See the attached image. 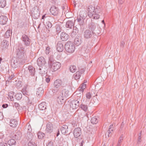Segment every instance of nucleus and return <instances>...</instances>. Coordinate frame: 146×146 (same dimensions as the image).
<instances>
[{
    "instance_id": "nucleus-6",
    "label": "nucleus",
    "mask_w": 146,
    "mask_h": 146,
    "mask_svg": "<svg viewBox=\"0 0 146 146\" xmlns=\"http://www.w3.org/2000/svg\"><path fill=\"white\" fill-rule=\"evenodd\" d=\"M50 11L51 13L54 16H57L59 14L60 10L58 8L53 5L50 8Z\"/></svg>"
},
{
    "instance_id": "nucleus-3",
    "label": "nucleus",
    "mask_w": 146,
    "mask_h": 146,
    "mask_svg": "<svg viewBox=\"0 0 146 146\" xmlns=\"http://www.w3.org/2000/svg\"><path fill=\"white\" fill-rule=\"evenodd\" d=\"M64 48L66 51L70 53L74 52L75 49V46L71 41H68L65 44Z\"/></svg>"
},
{
    "instance_id": "nucleus-12",
    "label": "nucleus",
    "mask_w": 146,
    "mask_h": 146,
    "mask_svg": "<svg viewBox=\"0 0 146 146\" xmlns=\"http://www.w3.org/2000/svg\"><path fill=\"white\" fill-rule=\"evenodd\" d=\"M73 133L75 137L78 138L82 133L81 128L79 127L75 128L73 131Z\"/></svg>"
},
{
    "instance_id": "nucleus-11",
    "label": "nucleus",
    "mask_w": 146,
    "mask_h": 146,
    "mask_svg": "<svg viewBox=\"0 0 146 146\" xmlns=\"http://www.w3.org/2000/svg\"><path fill=\"white\" fill-rule=\"evenodd\" d=\"M75 20L73 19L71 20L67 21L66 24V27L67 28V30H68L69 29H72L74 25V23Z\"/></svg>"
},
{
    "instance_id": "nucleus-19",
    "label": "nucleus",
    "mask_w": 146,
    "mask_h": 146,
    "mask_svg": "<svg viewBox=\"0 0 146 146\" xmlns=\"http://www.w3.org/2000/svg\"><path fill=\"white\" fill-rule=\"evenodd\" d=\"M65 97L60 95L58 96L57 99V101L60 104H62L64 103L65 102Z\"/></svg>"
},
{
    "instance_id": "nucleus-23",
    "label": "nucleus",
    "mask_w": 146,
    "mask_h": 146,
    "mask_svg": "<svg viewBox=\"0 0 146 146\" xmlns=\"http://www.w3.org/2000/svg\"><path fill=\"white\" fill-rule=\"evenodd\" d=\"M46 102H43L38 105V108L40 110L44 111L46 109Z\"/></svg>"
},
{
    "instance_id": "nucleus-15",
    "label": "nucleus",
    "mask_w": 146,
    "mask_h": 146,
    "mask_svg": "<svg viewBox=\"0 0 146 146\" xmlns=\"http://www.w3.org/2000/svg\"><path fill=\"white\" fill-rule=\"evenodd\" d=\"M53 130V126L52 124L49 122L46 124V131L47 133H51L52 132Z\"/></svg>"
},
{
    "instance_id": "nucleus-64",
    "label": "nucleus",
    "mask_w": 146,
    "mask_h": 146,
    "mask_svg": "<svg viewBox=\"0 0 146 146\" xmlns=\"http://www.w3.org/2000/svg\"><path fill=\"white\" fill-rule=\"evenodd\" d=\"M118 3L120 4H122L123 3V0H118Z\"/></svg>"
},
{
    "instance_id": "nucleus-5",
    "label": "nucleus",
    "mask_w": 146,
    "mask_h": 146,
    "mask_svg": "<svg viewBox=\"0 0 146 146\" xmlns=\"http://www.w3.org/2000/svg\"><path fill=\"white\" fill-rule=\"evenodd\" d=\"M21 39L25 45L26 46H30L31 41L27 35L25 34L23 35Z\"/></svg>"
},
{
    "instance_id": "nucleus-60",
    "label": "nucleus",
    "mask_w": 146,
    "mask_h": 146,
    "mask_svg": "<svg viewBox=\"0 0 146 146\" xmlns=\"http://www.w3.org/2000/svg\"><path fill=\"white\" fill-rule=\"evenodd\" d=\"M0 146H7V144L6 143H0Z\"/></svg>"
},
{
    "instance_id": "nucleus-38",
    "label": "nucleus",
    "mask_w": 146,
    "mask_h": 146,
    "mask_svg": "<svg viewBox=\"0 0 146 146\" xmlns=\"http://www.w3.org/2000/svg\"><path fill=\"white\" fill-rule=\"evenodd\" d=\"M22 97V93H18L15 96V99L18 100H21Z\"/></svg>"
},
{
    "instance_id": "nucleus-45",
    "label": "nucleus",
    "mask_w": 146,
    "mask_h": 146,
    "mask_svg": "<svg viewBox=\"0 0 146 146\" xmlns=\"http://www.w3.org/2000/svg\"><path fill=\"white\" fill-rule=\"evenodd\" d=\"M86 87V84H84L82 86L81 88H79L78 89L79 91H80V92H83L85 88Z\"/></svg>"
},
{
    "instance_id": "nucleus-24",
    "label": "nucleus",
    "mask_w": 146,
    "mask_h": 146,
    "mask_svg": "<svg viewBox=\"0 0 146 146\" xmlns=\"http://www.w3.org/2000/svg\"><path fill=\"white\" fill-rule=\"evenodd\" d=\"M74 42L75 44L77 46L80 45L82 42L81 38L79 36L76 37L74 40Z\"/></svg>"
},
{
    "instance_id": "nucleus-48",
    "label": "nucleus",
    "mask_w": 146,
    "mask_h": 146,
    "mask_svg": "<svg viewBox=\"0 0 146 146\" xmlns=\"http://www.w3.org/2000/svg\"><path fill=\"white\" fill-rule=\"evenodd\" d=\"M91 96V95L90 92H88L86 94V97L88 99H90Z\"/></svg>"
},
{
    "instance_id": "nucleus-40",
    "label": "nucleus",
    "mask_w": 146,
    "mask_h": 146,
    "mask_svg": "<svg viewBox=\"0 0 146 146\" xmlns=\"http://www.w3.org/2000/svg\"><path fill=\"white\" fill-rule=\"evenodd\" d=\"M8 143L9 145H15L16 142L15 139H11L8 141Z\"/></svg>"
},
{
    "instance_id": "nucleus-20",
    "label": "nucleus",
    "mask_w": 146,
    "mask_h": 146,
    "mask_svg": "<svg viewBox=\"0 0 146 146\" xmlns=\"http://www.w3.org/2000/svg\"><path fill=\"white\" fill-rule=\"evenodd\" d=\"M60 130L62 134H65L68 132V126L66 125H63L60 128Z\"/></svg>"
},
{
    "instance_id": "nucleus-58",
    "label": "nucleus",
    "mask_w": 146,
    "mask_h": 146,
    "mask_svg": "<svg viewBox=\"0 0 146 146\" xmlns=\"http://www.w3.org/2000/svg\"><path fill=\"white\" fill-rule=\"evenodd\" d=\"M24 23L23 22L21 21L20 24L19 26L21 27H23L24 26Z\"/></svg>"
},
{
    "instance_id": "nucleus-31",
    "label": "nucleus",
    "mask_w": 146,
    "mask_h": 146,
    "mask_svg": "<svg viewBox=\"0 0 146 146\" xmlns=\"http://www.w3.org/2000/svg\"><path fill=\"white\" fill-rule=\"evenodd\" d=\"M80 107L81 109L85 112H87L88 110V106L87 105L82 103L80 106Z\"/></svg>"
},
{
    "instance_id": "nucleus-54",
    "label": "nucleus",
    "mask_w": 146,
    "mask_h": 146,
    "mask_svg": "<svg viewBox=\"0 0 146 146\" xmlns=\"http://www.w3.org/2000/svg\"><path fill=\"white\" fill-rule=\"evenodd\" d=\"M123 134H121L119 137V139L118 140V141L119 142L121 143L123 140Z\"/></svg>"
},
{
    "instance_id": "nucleus-55",
    "label": "nucleus",
    "mask_w": 146,
    "mask_h": 146,
    "mask_svg": "<svg viewBox=\"0 0 146 146\" xmlns=\"http://www.w3.org/2000/svg\"><path fill=\"white\" fill-rule=\"evenodd\" d=\"M50 51V48L49 47H47L46 48L45 53L47 54H49Z\"/></svg>"
},
{
    "instance_id": "nucleus-7",
    "label": "nucleus",
    "mask_w": 146,
    "mask_h": 146,
    "mask_svg": "<svg viewBox=\"0 0 146 146\" xmlns=\"http://www.w3.org/2000/svg\"><path fill=\"white\" fill-rule=\"evenodd\" d=\"M94 34V32L92 31L89 29H86L83 33V36L86 39L91 38Z\"/></svg>"
},
{
    "instance_id": "nucleus-14",
    "label": "nucleus",
    "mask_w": 146,
    "mask_h": 146,
    "mask_svg": "<svg viewBox=\"0 0 146 146\" xmlns=\"http://www.w3.org/2000/svg\"><path fill=\"white\" fill-rule=\"evenodd\" d=\"M62 80L60 79H58L54 81V85L55 88H59L62 86Z\"/></svg>"
},
{
    "instance_id": "nucleus-32",
    "label": "nucleus",
    "mask_w": 146,
    "mask_h": 146,
    "mask_svg": "<svg viewBox=\"0 0 146 146\" xmlns=\"http://www.w3.org/2000/svg\"><path fill=\"white\" fill-rule=\"evenodd\" d=\"M83 98V97L80 93L78 94L75 97L76 100H75L78 101L80 102V101H82Z\"/></svg>"
},
{
    "instance_id": "nucleus-17",
    "label": "nucleus",
    "mask_w": 146,
    "mask_h": 146,
    "mask_svg": "<svg viewBox=\"0 0 146 146\" xmlns=\"http://www.w3.org/2000/svg\"><path fill=\"white\" fill-rule=\"evenodd\" d=\"M37 64L38 66L41 67L42 66L44 65L45 63L44 58L43 57H40L38 58L37 60Z\"/></svg>"
},
{
    "instance_id": "nucleus-27",
    "label": "nucleus",
    "mask_w": 146,
    "mask_h": 146,
    "mask_svg": "<svg viewBox=\"0 0 146 146\" xmlns=\"http://www.w3.org/2000/svg\"><path fill=\"white\" fill-rule=\"evenodd\" d=\"M43 89L41 87H40L37 89L36 94L38 96L41 95L43 93Z\"/></svg>"
},
{
    "instance_id": "nucleus-37",
    "label": "nucleus",
    "mask_w": 146,
    "mask_h": 146,
    "mask_svg": "<svg viewBox=\"0 0 146 146\" xmlns=\"http://www.w3.org/2000/svg\"><path fill=\"white\" fill-rule=\"evenodd\" d=\"M1 45L3 46V48H6L9 45L8 42L7 40H4L2 42Z\"/></svg>"
},
{
    "instance_id": "nucleus-52",
    "label": "nucleus",
    "mask_w": 146,
    "mask_h": 146,
    "mask_svg": "<svg viewBox=\"0 0 146 146\" xmlns=\"http://www.w3.org/2000/svg\"><path fill=\"white\" fill-rule=\"evenodd\" d=\"M13 106L17 108H19V107L20 106V105L17 102H14L13 104Z\"/></svg>"
},
{
    "instance_id": "nucleus-63",
    "label": "nucleus",
    "mask_w": 146,
    "mask_h": 146,
    "mask_svg": "<svg viewBox=\"0 0 146 146\" xmlns=\"http://www.w3.org/2000/svg\"><path fill=\"white\" fill-rule=\"evenodd\" d=\"M27 99H28V101L27 102V104H31V103H32V101L31 100H30L29 99V98L27 97Z\"/></svg>"
},
{
    "instance_id": "nucleus-22",
    "label": "nucleus",
    "mask_w": 146,
    "mask_h": 146,
    "mask_svg": "<svg viewBox=\"0 0 146 146\" xmlns=\"http://www.w3.org/2000/svg\"><path fill=\"white\" fill-rule=\"evenodd\" d=\"M22 136V134L20 131H17L14 135L13 138L16 140H19Z\"/></svg>"
},
{
    "instance_id": "nucleus-62",
    "label": "nucleus",
    "mask_w": 146,
    "mask_h": 146,
    "mask_svg": "<svg viewBox=\"0 0 146 146\" xmlns=\"http://www.w3.org/2000/svg\"><path fill=\"white\" fill-rule=\"evenodd\" d=\"M2 107L3 108H6L8 106V105L7 104H3L2 105Z\"/></svg>"
},
{
    "instance_id": "nucleus-50",
    "label": "nucleus",
    "mask_w": 146,
    "mask_h": 146,
    "mask_svg": "<svg viewBox=\"0 0 146 146\" xmlns=\"http://www.w3.org/2000/svg\"><path fill=\"white\" fill-rule=\"evenodd\" d=\"M56 31L58 33H59L61 31V29L59 26H57L56 27Z\"/></svg>"
},
{
    "instance_id": "nucleus-21",
    "label": "nucleus",
    "mask_w": 146,
    "mask_h": 146,
    "mask_svg": "<svg viewBox=\"0 0 146 146\" xmlns=\"http://www.w3.org/2000/svg\"><path fill=\"white\" fill-rule=\"evenodd\" d=\"M64 46L63 44L61 42H59L56 46L57 50L59 52H62L63 50Z\"/></svg>"
},
{
    "instance_id": "nucleus-29",
    "label": "nucleus",
    "mask_w": 146,
    "mask_h": 146,
    "mask_svg": "<svg viewBox=\"0 0 146 146\" xmlns=\"http://www.w3.org/2000/svg\"><path fill=\"white\" fill-rule=\"evenodd\" d=\"M78 29L76 27H74L72 32L71 34L72 36L74 37L75 36L78 34Z\"/></svg>"
},
{
    "instance_id": "nucleus-59",
    "label": "nucleus",
    "mask_w": 146,
    "mask_h": 146,
    "mask_svg": "<svg viewBox=\"0 0 146 146\" xmlns=\"http://www.w3.org/2000/svg\"><path fill=\"white\" fill-rule=\"evenodd\" d=\"M15 76V75L13 74H11L10 76L9 77L8 80H11Z\"/></svg>"
},
{
    "instance_id": "nucleus-28",
    "label": "nucleus",
    "mask_w": 146,
    "mask_h": 146,
    "mask_svg": "<svg viewBox=\"0 0 146 146\" xmlns=\"http://www.w3.org/2000/svg\"><path fill=\"white\" fill-rule=\"evenodd\" d=\"M12 34V30L11 29L8 30L5 33L4 37L5 38H9Z\"/></svg>"
},
{
    "instance_id": "nucleus-8",
    "label": "nucleus",
    "mask_w": 146,
    "mask_h": 146,
    "mask_svg": "<svg viewBox=\"0 0 146 146\" xmlns=\"http://www.w3.org/2000/svg\"><path fill=\"white\" fill-rule=\"evenodd\" d=\"M84 13V12L83 11H80L77 18V21L80 25H83V23H84V20L85 18V16L84 15L83 13Z\"/></svg>"
},
{
    "instance_id": "nucleus-61",
    "label": "nucleus",
    "mask_w": 146,
    "mask_h": 146,
    "mask_svg": "<svg viewBox=\"0 0 146 146\" xmlns=\"http://www.w3.org/2000/svg\"><path fill=\"white\" fill-rule=\"evenodd\" d=\"M50 78L48 77H46V82L48 83L50 81Z\"/></svg>"
},
{
    "instance_id": "nucleus-2",
    "label": "nucleus",
    "mask_w": 146,
    "mask_h": 146,
    "mask_svg": "<svg viewBox=\"0 0 146 146\" xmlns=\"http://www.w3.org/2000/svg\"><path fill=\"white\" fill-rule=\"evenodd\" d=\"M87 10L88 15L90 18L93 17L96 19L99 18L100 15L98 13L100 12V10H99L98 8H95L94 7L90 5L88 7Z\"/></svg>"
},
{
    "instance_id": "nucleus-36",
    "label": "nucleus",
    "mask_w": 146,
    "mask_h": 146,
    "mask_svg": "<svg viewBox=\"0 0 146 146\" xmlns=\"http://www.w3.org/2000/svg\"><path fill=\"white\" fill-rule=\"evenodd\" d=\"M82 74V73L79 71L77 72L74 75L75 79L77 80L80 78Z\"/></svg>"
},
{
    "instance_id": "nucleus-41",
    "label": "nucleus",
    "mask_w": 146,
    "mask_h": 146,
    "mask_svg": "<svg viewBox=\"0 0 146 146\" xmlns=\"http://www.w3.org/2000/svg\"><path fill=\"white\" fill-rule=\"evenodd\" d=\"M6 5V1L5 0H0V6L2 8L5 7Z\"/></svg>"
},
{
    "instance_id": "nucleus-30",
    "label": "nucleus",
    "mask_w": 146,
    "mask_h": 146,
    "mask_svg": "<svg viewBox=\"0 0 146 146\" xmlns=\"http://www.w3.org/2000/svg\"><path fill=\"white\" fill-rule=\"evenodd\" d=\"M68 91L66 89H64L62 91L61 95L65 98H66L68 96Z\"/></svg>"
},
{
    "instance_id": "nucleus-4",
    "label": "nucleus",
    "mask_w": 146,
    "mask_h": 146,
    "mask_svg": "<svg viewBox=\"0 0 146 146\" xmlns=\"http://www.w3.org/2000/svg\"><path fill=\"white\" fill-rule=\"evenodd\" d=\"M28 70L29 73L27 71H25L24 74L26 76H29V75L33 76L35 75V68L32 66L29 65L28 67Z\"/></svg>"
},
{
    "instance_id": "nucleus-16",
    "label": "nucleus",
    "mask_w": 146,
    "mask_h": 146,
    "mask_svg": "<svg viewBox=\"0 0 146 146\" xmlns=\"http://www.w3.org/2000/svg\"><path fill=\"white\" fill-rule=\"evenodd\" d=\"M69 37L68 35L66 33L62 32L60 34V39L62 41H66L68 40Z\"/></svg>"
},
{
    "instance_id": "nucleus-26",
    "label": "nucleus",
    "mask_w": 146,
    "mask_h": 146,
    "mask_svg": "<svg viewBox=\"0 0 146 146\" xmlns=\"http://www.w3.org/2000/svg\"><path fill=\"white\" fill-rule=\"evenodd\" d=\"M113 125H111L109 127V129L107 131V134L108 137H110L113 132Z\"/></svg>"
},
{
    "instance_id": "nucleus-39",
    "label": "nucleus",
    "mask_w": 146,
    "mask_h": 146,
    "mask_svg": "<svg viewBox=\"0 0 146 146\" xmlns=\"http://www.w3.org/2000/svg\"><path fill=\"white\" fill-rule=\"evenodd\" d=\"M91 121L92 123L93 124H96L98 122L97 117L96 116L94 117H92Z\"/></svg>"
},
{
    "instance_id": "nucleus-10",
    "label": "nucleus",
    "mask_w": 146,
    "mask_h": 146,
    "mask_svg": "<svg viewBox=\"0 0 146 146\" xmlns=\"http://www.w3.org/2000/svg\"><path fill=\"white\" fill-rule=\"evenodd\" d=\"M70 109L75 110L80 105V102L78 101L75 100H72L70 103Z\"/></svg>"
},
{
    "instance_id": "nucleus-35",
    "label": "nucleus",
    "mask_w": 146,
    "mask_h": 146,
    "mask_svg": "<svg viewBox=\"0 0 146 146\" xmlns=\"http://www.w3.org/2000/svg\"><path fill=\"white\" fill-rule=\"evenodd\" d=\"M37 135L38 139H42L45 136V134L41 131H39L37 134Z\"/></svg>"
},
{
    "instance_id": "nucleus-57",
    "label": "nucleus",
    "mask_w": 146,
    "mask_h": 146,
    "mask_svg": "<svg viewBox=\"0 0 146 146\" xmlns=\"http://www.w3.org/2000/svg\"><path fill=\"white\" fill-rule=\"evenodd\" d=\"M3 118V116L2 112H0V120H2Z\"/></svg>"
},
{
    "instance_id": "nucleus-9",
    "label": "nucleus",
    "mask_w": 146,
    "mask_h": 146,
    "mask_svg": "<svg viewBox=\"0 0 146 146\" xmlns=\"http://www.w3.org/2000/svg\"><path fill=\"white\" fill-rule=\"evenodd\" d=\"M61 67V64L59 62H54L49 67L52 71L55 72L58 70Z\"/></svg>"
},
{
    "instance_id": "nucleus-51",
    "label": "nucleus",
    "mask_w": 146,
    "mask_h": 146,
    "mask_svg": "<svg viewBox=\"0 0 146 146\" xmlns=\"http://www.w3.org/2000/svg\"><path fill=\"white\" fill-rule=\"evenodd\" d=\"M28 145L29 146H36L35 143L31 142H30L28 143Z\"/></svg>"
},
{
    "instance_id": "nucleus-34",
    "label": "nucleus",
    "mask_w": 146,
    "mask_h": 146,
    "mask_svg": "<svg viewBox=\"0 0 146 146\" xmlns=\"http://www.w3.org/2000/svg\"><path fill=\"white\" fill-rule=\"evenodd\" d=\"M35 19H37L39 16L40 14L38 11L37 10L34 11L33 13H32Z\"/></svg>"
},
{
    "instance_id": "nucleus-18",
    "label": "nucleus",
    "mask_w": 146,
    "mask_h": 146,
    "mask_svg": "<svg viewBox=\"0 0 146 146\" xmlns=\"http://www.w3.org/2000/svg\"><path fill=\"white\" fill-rule=\"evenodd\" d=\"M8 18L6 16L3 15L0 16V24L1 25L6 24Z\"/></svg>"
},
{
    "instance_id": "nucleus-56",
    "label": "nucleus",
    "mask_w": 146,
    "mask_h": 146,
    "mask_svg": "<svg viewBox=\"0 0 146 146\" xmlns=\"http://www.w3.org/2000/svg\"><path fill=\"white\" fill-rule=\"evenodd\" d=\"M27 129L28 131L29 132H30L31 131V126L30 124H29L28 125V127H27Z\"/></svg>"
},
{
    "instance_id": "nucleus-25",
    "label": "nucleus",
    "mask_w": 146,
    "mask_h": 146,
    "mask_svg": "<svg viewBox=\"0 0 146 146\" xmlns=\"http://www.w3.org/2000/svg\"><path fill=\"white\" fill-rule=\"evenodd\" d=\"M96 24L93 22H92L88 26V28L92 31L94 32L95 29L96 28Z\"/></svg>"
},
{
    "instance_id": "nucleus-1",
    "label": "nucleus",
    "mask_w": 146,
    "mask_h": 146,
    "mask_svg": "<svg viewBox=\"0 0 146 146\" xmlns=\"http://www.w3.org/2000/svg\"><path fill=\"white\" fill-rule=\"evenodd\" d=\"M24 51L25 48L23 47L18 48L17 50V58L13 57L11 60V65L13 68H16L19 66L20 64H23L25 63L27 56Z\"/></svg>"
},
{
    "instance_id": "nucleus-43",
    "label": "nucleus",
    "mask_w": 146,
    "mask_h": 146,
    "mask_svg": "<svg viewBox=\"0 0 146 146\" xmlns=\"http://www.w3.org/2000/svg\"><path fill=\"white\" fill-rule=\"evenodd\" d=\"M69 69L70 71L72 73L74 72L76 70V67L75 65L71 66Z\"/></svg>"
},
{
    "instance_id": "nucleus-42",
    "label": "nucleus",
    "mask_w": 146,
    "mask_h": 146,
    "mask_svg": "<svg viewBox=\"0 0 146 146\" xmlns=\"http://www.w3.org/2000/svg\"><path fill=\"white\" fill-rule=\"evenodd\" d=\"M52 26V25L50 21H48L46 23L45 27L47 29H48L51 28Z\"/></svg>"
},
{
    "instance_id": "nucleus-44",
    "label": "nucleus",
    "mask_w": 146,
    "mask_h": 146,
    "mask_svg": "<svg viewBox=\"0 0 146 146\" xmlns=\"http://www.w3.org/2000/svg\"><path fill=\"white\" fill-rule=\"evenodd\" d=\"M14 93L13 92H9L8 93V96L10 100L11 101H13L14 100L13 96L14 95Z\"/></svg>"
},
{
    "instance_id": "nucleus-47",
    "label": "nucleus",
    "mask_w": 146,
    "mask_h": 146,
    "mask_svg": "<svg viewBox=\"0 0 146 146\" xmlns=\"http://www.w3.org/2000/svg\"><path fill=\"white\" fill-rule=\"evenodd\" d=\"M141 131L139 134L138 137V139L137 140V143L138 144H140L141 142Z\"/></svg>"
},
{
    "instance_id": "nucleus-13",
    "label": "nucleus",
    "mask_w": 146,
    "mask_h": 146,
    "mask_svg": "<svg viewBox=\"0 0 146 146\" xmlns=\"http://www.w3.org/2000/svg\"><path fill=\"white\" fill-rule=\"evenodd\" d=\"M18 124V121L15 119H11L9 122L10 126L13 128L16 127L17 126Z\"/></svg>"
},
{
    "instance_id": "nucleus-53",
    "label": "nucleus",
    "mask_w": 146,
    "mask_h": 146,
    "mask_svg": "<svg viewBox=\"0 0 146 146\" xmlns=\"http://www.w3.org/2000/svg\"><path fill=\"white\" fill-rule=\"evenodd\" d=\"M47 146H54L53 142L52 141H50L48 143Z\"/></svg>"
},
{
    "instance_id": "nucleus-46",
    "label": "nucleus",
    "mask_w": 146,
    "mask_h": 146,
    "mask_svg": "<svg viewBox=\"0 0 146 146\" xmlns=\"http://www.w3.org/2000/svg\"><path fill=\"white\" fill-rule=\"evenodd\" d=\"M21 92L25 96L27 97V96H28V92L26 91V89H22Z\"/></svg>"
},
{
    "instance_id": "nucleus-33",
    "label": "nucleus",
    "mask_w": 146,
    "mask_h": 146,
    "mask_svg": "<svg viewBox=\"0 0 146 146\" xmlns=\"http://www.w3.org/2000/svg\"><path fill=\"white\" fill-rule=\"evenodd\" d=\"M54 60L53 56H50L49 57V60L48 62L49 66H51V65L54 62Z\"/></svg>"
},
{
    "instance_id": "nucleus-49",
    "label": "nucleus",
    "mask_w": 146,
    "mask_h": 146,
    "mask_svg": "<svg viewBox=\"0 0 146 146\" xmlns=\"http://www.w3.org/2000/svg\"><path fill=\"white\" fill-rule=\"evenodd\" d=\"M78 116L80 118H82L83 117L84 115L83 113H82V111H80L79 113H78Z\"/></svg>"
}]
</instances>
